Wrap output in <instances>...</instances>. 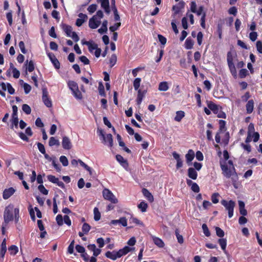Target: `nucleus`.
<instances>
[{
    "mask_svg": "<svg viewBox=\"0 0 262 262\" xmlns=\"http://www.w3.org/2000/svg\"><path fill=\"white\" fill-rule=\"evenodd\" d=\"M19 209L18 208H14L12 204L8 205L5 208L4 211V222L5 225L7 224L14 219L15 223H17L19 219Z\"/></svg>",
    "mask_w": 262,
    "mask_h": 262,
    "instance_id": "nucleus-1",
    "label": "nucleus"
},
{
    "mask_svg": "<svg viewBox=\"0 0 262 262\" xmlns=\"http://www.w3.org/2000/svg\"><path fill=\"white\" fill-rule=\"evenodd\" d=\"M221 203L222 205L225 207L226 210L228 211L229 217H232L233 215V210L235 205V202L232 200L228 202L225 200H223L221 201Z\"/></svg>",
    "mask_w": 262,
    "mask_h": 262,
    "instance_id": "nucleus-2",
    "label": "nucleus"
},
{
    "mask_svg": "<svg viewBox=\"0 0 262 262\" xmlns=\"http://www.w3.org/2000/svg\"><path fill=\"white\" fill-rule=\"evenodd\" d=\"M102 193L104 199L109 201L112 203L116 204L118 202V199L108 189L105 188L103 190Z\"/></svg>",
    "mask_w": 262,
    "mask_h": 262,
    "instance_id": "nucleus-3",
    "label": "nucleus"
},
{
    "mask_svg": "<svg viewBox=\"0 0 262 262\" xmlns=\"http://www.w3.org/2000/svg\"><path fill=\"white\" fill-rule=\"evenodd\" d=\"M42 100L45 105L48 107H51L52 106V101L49 97L48 92L47 88L42 89Z\"/></svg>",
    "mask_w": 262,
    "mask_h": 262,
    "instance_id": "nucleus-4",
    "label": "nucleus"
},
{
    "mask_svg": "<svg viewBox=\"0 0 262 262\" xmlns=\"http://www.w3.org/2000/svg\"><path fill=\"white\" fill-rule=\"evenodd\" d=\"M221 167L224 176L227 178H230L235 171L234 167L229 168L227 165L221 164Z\"/></svg>",
    "mask_w": 262,
    "mask_h": 262,
    "instance_id": "nucleus-5",
    "label": "nucleus"
},
{
    "mask_svg": "<svg viewBox=\"0 0 262 262\" xmlns=\"http://www.w3.org/2000/svg\"><path fill=\"white\" fill-rule=\"evenodd\" d=\"M62 146L63 149L70 150L72 147V144L70 139L67 136H63L62 140Z\"/></svg>",
    "mask_w": 262,
    "mask_h": 262,
    "instance_id": "nucleus-6",
    "label": "nucleus"
},
{
    "mask_svg": "<svg viewBox=\"0 0 262 262\" xmlns=\"http://www.w3.org/2000/svg\"><path fill=\"white\" fill-rule=\"evenodd\" d=\"M134 248H130L128 246H125L123 248L120 249L118 251H116L117 258L127 254L128 252L134 250Z\"/></svg>",
    "mask_w": 262,
    "mask_h": 262,
    "instance_id": "nucleus-7",
    "label": "nucleus"
},
{
    "mask_svg": "<svg viewBox=\"0 0 262 262\" xmlns=\"http://www.w3.org/2000/svg\"><path fill=\"white\" fill-rule=\"evenodd\" d=\"M100 2L101 7L103 8L107 14L111 12L109 0H99Z\"/></svg>",
    "mask_w": 262,
    "mask_h": 262,
    "instance_id": "nucleus-8",
    "label": "nucleus"
},
{
    "mask_svg": "<svg viewBox=\"0 0 262 262\" xmlns=\"http://www.w3.org/2000/svg\"><path fill=\"white\" fill-rule=\"evenodd\" d=\"M147 93V90H138L137 97L136 99L137 104L140 105L143 100V98L145 97Z\"/></svg>",
    "mask_w": 262,
    "mask_h": 262,
    "instance_id": "nucleus-9",
    "label": "nucleus"
},
{
    "mask_svg": "<svg viewBox=\"0 0 262 262\" xmlns=\"http://www.w3.org/2000/svg\"><path fill=\"white\" fill-rule=\"evenodd\" d=\"M227 62L231 72L232 74L235 73L236 70L234 63L233 62V59L231 57L230 52H228L227 54Z\"/></svg>",
    "mask_w": 262,
    "mask_h": 262,
    "instance_id": "nucleus-10",
    "label": "nucleus"
},
{
    "mask_svg": "<svg viewBox=\"0 0 262 262\" xmlns=\"http://www.w3.org/2000/svg\"><path fill=\"white\" fill-rule=\"evenodd\" d=\"M15 190L13 187L5 189L3 193V198L5 200L8 199L15 192Z\"/></svg>",
    "mask_w": 262,
    "mask_h": 262,
    "instance_id": "nucleus-11",
    "label": "nucleus"
},
{
    "mask_svg": "<svg viewBox=\"0 0 262 262\" xmlns=\"http://www.w3.org/2000/svg\"><path fill=\"white\" fill-rule=\"evenodd\" d=\"M79 18H77L76 21V25L78 27H80L88 19V16L82 13H80L78 14Z\"/></svg>",
    "mask_w": 262,
    "mask_h": 262,
    "instance_id": "nucleus-12",
    "label": "nucleus"
},
{
    "mask_svg": "<svg viewBox=\"0 0 262 262\" xmlns=\"http://www.w3.org/2000/svg\"><path fill=\"white\" fill-rule=\"evenodd\" d=\"M96 16H93L92 18L90 19L89 22V26L90 28L93 29H96L100 25V21H97L96 20Z\"/></svg>",
    "mask_w": 262,
    "mask_h": 262,
    "instance_id": "nucleus-13",
    "label": "nucleus"
},
{
    "mask_svg": "<svg viewBox=\"0 0 262 262\" xmlns=\"http://www.w3.org/2000/svg\"><path fill=\"white\" fill-rule=\"evenodd\" d=\"M117 161L124 168L127 169L128 167V163L127 160L124 159V158L120 155H117L116 156Z\"/></svg>",
    "mask_w": 262,
    "mask_h": 262,
    "instance_id": "nucleus-14",
    "label": "nucleus"
},
{
    "mask_svg": "<svg viewBox=\"0 0 262 262\" xmlns=\"http://www.w3.org/2000/svg\"><path fill=\"white\" fill-rule=\"evenodd\" d=\"M103 142L104 144H106V143H108V146L110 147H112L113 145V139L112 134H108L106 136L103 137Z\"/></svg>",
    "mask_w": 262,
    "mask_h": 262,
    "instance_id": "nucleus-15",
    "label": "nucleus"
},
{
    "mask_svg": "<svg viewBox=\"0 0 262 262\" xmlns=\"http://www.w3.org/2000/svg\"><path fill=\"white\" fill-rule=\"evenodd\" d=\"M173 158L177 160L176 168L179 169L183 166V161L180 158V155L176 151L172 152Z\"/></svg>",
    "mask_w": 262,
    "mask_h": 262,
    "instance_id": "nucleus-16",
    "label": "nucleus"
},
{
    "mask_svg": "<svg viewBox=\"0 0 262 262\" xmlns=\"http://www.w3.org/2000/svg\"><path fill=\"white\" fill-rule=\"evenodd\" d=\"M142 192L143 195L149 202L151 203L154 201V199L153 195L146 188H143L142 190Z\"/></svg>",
    "mask_w": 262,
    "mask_h": 262,
    "instance_id": "nucleus-17",
    "label": "nucleus"
},
{
    "mask_svg": "<svg viewBox=\"0 0 262 262\" xmlns=\"http://www.w3.org/2000/svg\"><path fill=\"white\" fill-rule=\"evenodd\" d=\"M186 162L189 165L191 164V162L193 160L194 157V151L192 149H189L187 154L185 155Z\"/></svg>",
    "mask_w": 262,
    "mask_h": 262,
    "instance_id": "nucleus-18",
    "label": "nucleus"
},
{
    "mask_svg": "<svg viewBox=\"0 0 262 262\" xmlns=\"http://www.w3.org/2000/svg\"><path fill=\"white\" fill-rule=\"evenodd\" d=\"M62 28L64 32L66 33L67 36L70 37L71 36V34L73 32L72 27L71 26L63 24L62 25Z\"/></svg>",
    "mask_w": 262,
    "mask_h": 262,
    "instance_id": "nucleus-19",
    "label": "nucleus"
},
{
    "mask_svg": "<svg viewBox=\"0 0 262 262\" xmlns=\"http://www.w3.org/2000/svg\"><path fill=\"white\" fill-rule=\"evenodd\" d=\"M116 253V251H113L112 252L108 251L105 253V256L108 258L115 260L118 258Z\"/></svg>",
    "mask_w": 262,
    "mask_h": 262,
    "instance_id": "nucleus-20",
    "label": "nucleus"
},
{
    "mask_svg": "<svg viewBox=\"0 0 262 262\" xmlns=\"http://www.w3.org/2000/svg\"><path fill=\"white\" fill-rule=\"evenodd\" d=\"M188 176L190 178L195 180L197 178L198 174L193 168L190 167L188 169Z\"/></svg>",
    "mask_w": 262,
    "mask_h": 262,
    "instance_id": "nucleus-21",
    "label": "nucleus"
},
{
    "mask_svg": "<svg viewBox=\"0 0 262 262\" xmlns=\"http://www.w3.org/2000/svg\"><path fill=\"white\" fill-rule=\"evenodd\" d=\"M246 111L248 114H251L254 108V101L253 100H250L248 101L246 105Z\"/></svg>",
    "mask_w": 262,
    "mask_h": 262,
    "instance_id": "nucleus-22",
    "label": "nucleus"
},
{
    "mask_svg": "<svg viewBox=\"0 0 262 262\" xmlns=\"http://www.w3.org/2000/svg\"><path fill=\"white\" fill-rule=\"evenodd\" d=\"M107 20H104L103 21L102 26L98 30V31L100 34L106 33L107 31Z\"/></svg>",
    "mask_w": 262,
    "mask_h": 262,
    "instance_id": "nucleus-23",
    "label": "nucleus"
},
{
    "mask_svg": "<svg viewBox=\"0 0 262 262\" xmlns=\"http://www.w3.org/2000/svg\"><path fill=\"white\" fill-rule=\"evenodd\" d=\"M208 107L215 114H217V112L220 111L219 106L211 101L208 103Z\"/></svg>",
    "mask_w": 262,
    "mask_h": 262,
    "instance_id": "nucleus-24",
    "label": "nucleus"
},
{
    "mask_svg": "<svg viewBox=\"0 0 262 262\" xmlns=\"http://www.w3.org/2000/svg\"><path fill=\"white\" fill-rule=\"evenodd\" d=\"M83 44H85L88 46L89 51L91 53H93L94 50H96L97 48H98L97 45L95 43H92L89 41H86L83 42Z\"/></svg>",
    "mask_w": 262,
    "mask_h": 262,
    "instance_id": "nucleus-25",
    "label": "nucleus"
},
{
    "mask_svg": "<svg viewBox=\"0 0 262 262\" xmlns=\"http://www.w3.org/2000/svg\"><path fill=\"white\" fill-rule=\"evenodd\" d=\"M68 85L72 92L77 90L78 88L77 83L76 82L72 80L69 81L68 82Z\"/></svg>",
    "mask_w": 262,
    "mask_h": 262,
    "instance_id": "nucleus-26",
    "label": "nucleus"
},
{
    "mask_svg": "<svg viewBox=\"0 0 262 262\" xmlns=\"http://www.w3.org/2000/svg\"><path fill=\"white\" fill-rule=\"evenodd\" d=\"M60 145V142L58 140L56 139L54 137H51L49 141V145L50 146H53L56 145L57 146H59Z\"/></svg>",
    "mask_w": 262,
    "mask_h": 262,
    "instance_id": "nucleus-27",
    "label": "nucleus"
},
{
    "mask_svg": "<svg viewBox=\"0 0 262 262\" xmlns=\"http://www.w3.org/2000/svg\"><path fill=\"white\" fill-rule=\"evenodd\" d=\"M184 116L185 113L183 111H177L176 112V116L174 117V120L177 122H180Z\"/></svg>",
    "mask_w": 262,
    "mask_h": 262,
    "instance_id": "nucleus-28",
    "label": "nucleus"
},
{
    "mask_svg": "<svg viewBox=\"0 0 262 262\" xmlns=\"http://www.w3.org/2000/svg\"><path fill=\"white\" fill-rule=\"evenodd\" d=\"M8 250L10 255H15L18 252V248L15 245H11L8 248Z\"/></svg>",
    "mask_w": 262,
    "mask_h": 262,
    "instance_id": "nucleus-29",
    "label": "nucleus"
},
{
    "mask_svg": "<svg viewBox=\"0 0 262 262\" xmlns=\"http://www.w3.org/2000/svg\"><path fill=\"white\" fill-rule=\"evenodd\" d=\"M218 243L221 246L222 249L226 253V248L227 245V241L225 238H221L219 239Z\"/></svg>",
    "mask_w": 262,
    "mask_h": 262,
    "instance_id": "nucleus-30",
    "label": "nucleus"
},
{
    "mask_svg": "<svg viewBox=\"0 0 262 262\" xmlns=\"http://www.w3.org/2000/svg\"><path fill=\"white\" fill-rule=\"evenodd\" d=\"M194 45L193 41L190 38H187L185 42V47L186 49H191Z\"/></svg>",
    "mask_w": 262,
    "mask_h": 262,
    "instance_id": "nucleus-31",
    "label": "nucleus"
},
{
    "mask_svg": "<svg viewBox=\"0 0 262 262\" xmlns=\"http://www.w3.org/2000/svg\"><path fill=\"white\" fill-rule=\"evenodd\" d=\"M152 240L154 243L159 247H164V242L163 241L157 237L152 236Z\"/></svg>",
    "mask_w": 262,
    "mask_h": 262,
    "instance_id": "nucleus-32",
    "label": "nucleus"
},
{
    "mask_svg": "<svg viewBox=\"0 0 262 262\" xmlns=\"http://www.w3.org/2000/svg\"><path fill=\"white\" fill-rule=\"evenodd\" d=\"M138 207L139 208V209H140V210L142 212H144L146 211L147 208L148 207V205L145 202L142 201L139 204H138Z\"/></svg>",
    "mask_w": 262,
    "mask_h": 262,
    "instance_id": "nucleus-33",
    "label": "nucleus"
},
{
    "mask_svg": "<svg viewBox=\"0 0 262 262\" xmlns=\"http://www.w3.org/2000/svg\"><path fill=\"white\" fill-rule=\"evenodd\" d=\"M10 67L12 68V73L14 78L17 79L20 76L19 71L16 69V68L13 67V63H10Z\"/></svg>",
    "mask_w": 262,
    "mask_h": 262,
    "instance_id": "nucleus-34",
    "label": "nucleus"
},
{
    "mask_svg": "<svg viewBox=\"0 0 262 262\" xmlns=\"http://www.w3.org/2000/svg\"><path fill=\"white\" fill-rule=\"evenodd\" d=\"M94 220L96 221H99L101 218V214L99 211V209L97 207H95L94 209Z\"/></svg>",
    "mask_w": 262,
    "mask_h": 262,
    "instance_id": "nucleus-35",
    "label": "nucleus"
},
{
    "mask_svg": "<svg viewBox=\"0 0 262 262\" xmlns=\"http://www.w3.org/2000/svg\"><path fill=\"white\" fill-rule=\"evenodd\" d=\"M72 94L77 99L80 100L82 98V95L78 88L77 90L73 91Z\"/></svg>",
    "mask_w": 262,
    "mask_h": 262,
    "instance_id": "nucleus-36",
    "label": "nucleus"
},
{
    "mask_svg": "<svg viewBox=\"0 0 262 262\" xmlns=\"http://www.w3.org/2000/svg\"><path fill=\"white\" fill-rule=\"evenodd\" d=\"M109 61L110 64V67L112 68L116 63L117 62V56L116 55V54H114L111 55Z\"/></svg>",
    "mask_w": 262,
    "mask_h": 262,
    "instance_id": "nucleus-37",
    "label": "nucleus"
},
{
    "mask_svg": "<svg viewBox=\"0 0 262 262\" xmlns=\"http://www.w3.org/2000/svg\"><path fill=\"white\" fill-rule=\"evenodd\" d=\"M141 81V79L140 78H136L133 83V85L135 90H139V88L140 85V82Z\"/></svg>",
    "mask_w": 262,
    "mask_h": 262,
    "instance_id": "nucleus-38",
    "label": "nucleus"
},
{
    "mask_svg": "<svg viewBox=\"0 0 262 262\" xmlns=\"http://www.w3.org/2000/svg\"><path fill=\"white\" fill-rule=\"evenodd\" d=\"M176 236L177 237L178 242L179 244H182L184 243V238L182 235L180 234L178 229L175 231Z\"/></svg>",
    "mask_w": 262,
    "mask_h": 262,
    "instance_id": "nucleus-39",
    "label": "nucleus"
},
{
    "mask_svg": "<svg viewBox=\"0 0 262 262\" xmlns=\"http://www.w3.org/2000/svg\"><path fill=\"white\" fill-rule=\"evenodd\" d=\"M22 110L27 115H29L31 113L30 106L27 104H24L22 105Z\"/></svg>",
    "mask_w": 262,
    "mask_h": 262,
    "instance_id": "nucleus-40",
    "label": "nucleus"
},
{
    "mask_svg": "<svg viewBox=\"0 0 262 262\" xmlns=\"http://www.w3.org/2000/svg\"><path fill=\"white\" fill-rule=\"evenodd\" d=\"M121 26V23L118 22L114 24L113 26H111L110 27V30L112 32H115L116 31L118 30L119 27Z\"/></svg>",
    "mask_w": 262,
    "mask_h": 262,
    "instance_id": "nucleus-41",
    "label": "nucleus"
},
{
    "mask_svg": "<svg viewBox=\"0 0 262 262\" xmlns=\"http://www.w3.org/2000/svg\"><path fill=\"white\" fill-rule=\"evenodd\" d=\"M215 229L216 235L218 237H223L224 236V235H225L224 231L221 228H220L219 227H215Z\"/></svg>",
    "mask_w": 262,
    "mask_h": 262,
    "instance_id": "nucleus-42",
    "label": "nucleus"
},
{
    "mask_svg": "<svg viewBox=\"0 0 262 262\" xmlns=\"http://www.w3.org/2000/svg\"><path fill=\"white\" fill-rule=\"evenodd\" d=\"M104 124L106 125L108 128H112L113 132H115V128L112 125V124L107 119L106 117H103V118Z\"/></svg>",
    "mask_w": 262,
    "mask_h": 262,
    "instance_id": "nucleus-43",
    "label": "nucleus"
},
{
    "mask_svg": "<svg viewBox=\"0 0 262 262\" xmlns=\"http://www.w3.org/2000/svg\"><path fill=\"white\" fill-rule=\"evenodd\" d=\"M231 180L232 181V183H233V185L234 187L235 188H237V187L236 185V182L238 180V176H237V174L236 172H235V171H234V172H233V173L231 176Z\"/></svg>",
    "mask_w": 262,
    "mask_h": 262,
    "instance_id": "nucleus-44",
    "label": "nucleus"
},
{
    "mask_svg": "<svg viewBox=\"0 0 262 262\" xmlns=\"http://www.w3.org/2000/svg\"><path fill=\"white\" fill-rule=\"evenodd\" d=\"M91 229V226L88 223H84L82 227V231L84 233L87 234Z\"/></svg>",
    "mask_w": 262,
    "mask_h": 262,
    "instance_id": "nucleus-45",
    "label": "nucleus"
},
{
    "mask_svg": "<svg viewBox=\"0 0 262 262\" xmlns=\"http://www.w3.org/2000/svg\"><path fill=\"white\" fill-rule=\"evenodd\" d=\"M78 161H79V163L80 164V165L82 167L84 168V169H85L86 170H88L90 172V173L91 174H92L91 168L90 167H89L87 164H86L85 163H84L81 160L79 159Z\"/></svg>",
    "mask_w": 262,
    "mask_h": 262,
    "instance_id": "nucleus-46",
    "label": "nucleus"
},
{
    "mask_svg": "<svg viewBox=\"0 0 262 262\" xmlns=\"http://www.w3.org/2000/svg\"><path fill=\"white\" fill-rule=\"evenodd\" d=\"M60 162L63 166H67L69 164V162L67 158L64 156H60L59 158Z\"/></svg>",
    "mask_w": 262,
    "mask_h": 262,
    "instance_id": "nucleus-47",
    "label": "nucleus"
},
{
    "mask_svg": "<svg viewBox=\"0 0 262 262\" xmlns=\"http://www.w3.org/2000/svg\"><path fill=\"white\" fill-rule=\"evenodd\" d=\"M202 229H203L204 234L206 236L209 237L210 236V232L209 229L206 224H203L202 225Z\"/></svg>",
    "mask_w": 262,
    "mask_h": 262,
    "instance_id": "nucleus-48",
    "label": "nucleus"
},
{
    "mask_svg": "<svg viewBox=\"0 0 262 262\" xmlns=\"http://www.w3.org/2000/svg\"><path fill=\"white\" fill-rule=\"evenodd\" d=\"M38 189L43 194L47 195L48 194V190H47L43 185H39L38 187Z\"/></svg>",
    "mask_w": 262,
    "mask_h": 262,
    "instance_id": "nucleus-49",
    "label": "nucleus"
},
{
    "mask_svg": "<svg viewBox=\"0 0 262 262\" xmlns=\"http://www.w3.org/2000/svg\"><path fill=\"white\" fill-rule=\"evenodd\" d=\"M97 8L96 4H92L89 6L87 10L90 14H92L97 10Z\"/></svg>",
    "mask_w": 262,
    "mask_h": 262,
    "instance_id": "nucleus-50",
    "label": "nucleus"
},
{
    "mask_svg": "<svg viewBox=\"0 0 262 262\" xmlns=\"http://www.w3.org/2000/svg\"><path fill=\"white\" fill-rule=\"evenodd\" d=\"M35 67H34V64L32 60H30L29 63L28 65L27 68V70L29 72H32L34 70Z\"/></svg>",
    "mask_w": 262,
    "mask_h": 262,
    "instance_id": "nucleus-51",
    "label": "nucleus"
},
{
    "mask_svg": "<svg viewBox=\"0 0 262 262\" xmlns=\"http://www.w3.org/2000/svg\"><path fill=\"white\" fill-rule=\"evenodd\" d=\"M219 196V194L218 193H214L211 195V201L213 203L216 204L219 202V200L218 199V197Z\"/></svg>",
    "mask_w": 262,
    "mask_h": 262,
    "instance_id": "nucleus-52",
    "label": "nucleus"
},
{
    "mask_svg": "<svg viewBox=\"0 0 262 262\" xmlns=\"http://www.w3.org/2000/svg\"><path fill=\"white\" fill-rule=\"evenodd\" d=\"M74 240H73L68 248V252L70 254H73L74 253Z\"/></svg>",
    "mask_w": 262,
    "mask_h": 262,
    "instance_id": "nucleus-53",
    "label": "nucleus"
},
{
    "mask_svg": "<svg viewBox=\"0 0 262 262\" xmlns=\"http://www.w3.org/2000/svg\"><path fill=\"white\" fill-rule=\"evenodd\" d=\"M248 70L246 69H242L239 71V76L241 78H245L248 74Z\"/></svg>",
    "mask_w": 262,
    "mask_h": 262,
    "instance_id": "nucleus-54",
    "label": "nucleus"
},
{
    "mask_svg": "<svg viewBox=\"0 0 262 262\" xmlns=\"http://www.w3.org/2000/svg\"><path fill=\"white\" fill-rule=\"evenodd\" d=\"M75 249L77 252L81 253V254L83 253H84L85 251L84 247L80 245H76L75 246Z\"/></svg>",
    "mask_w": 262,
    "mask_h": 262,
    "instance_id": "nucleus-55",
    "label": "nucleus"
},
{
    "mask_svg": "<svg viewBox=\"0 0 262 262\" xmlns=\"http://www.w3.org/2000/svg\"><path fill=\"white\" fill-rule=\"evenodd\" d=\"M18 46H19V47L20 48L21 52L23 54H26L27 51L25 48V43L24 42V41H19V42L18 43Z\"/></svg>",
    "mask_w": 262,
    "mask_h": 262,
    "instance_id": "nucleus-56",
    "label": "nucleus"
},
{
    "mask_svg": "<svg viewBox=\"0 0 262 262\" xmlns=\"http://www.w3.org/2000/svg\"><path fill=\"white\" fill-rule=\"evenodd\" d=\"M47 178L50 182L54 184H56L58 180V178L53 175H48Z\"/></svg>",
    "mask_w": 262,
    "mask_h": 262,
    "instance_id": "nucleus-57",
    "label": "nucleus"
},
{
    "mask_svg": "<svg viewBox=\"0 0 262 262\" xmlns=\"http://www.w3.org/2000/svg\"><path fill=\"white\" fill-rule=\"evenodd\" d=\"M99 93L100 95H101V96L105 97V95H105V91H104V86H103V84L101 83H99Z\"/></svg>",
    "mask_w": 262,
    "mask_h": 262,
    "instance_id": "nucleus-58",
    "label": "nucleus"
},
{
    "mask_svg": "<svg viewBox=\"0 0 262 262\" xmlns=\"http://www.w3.org/2000/svg\"><path fill=\"white\" fill-rule=\"evenodd\" d=\"M51 62L56 69L59 70L60 69V63L57 58H55V59Z\"/></svg>",
    "mask_w": 262,
    "mask_h": 262,
    "instance_id": "nucleus-59",
    "label": "nucleus"
},
{
    "mask_svg": "<svg viewBox=\"0 0 262 262\" xmlns=\"http://www.w3.org/2000/svg\"><path fill=\"white\" fill-rule=\"evenodd\" d=\"M6 17L8 20L9 25L10 26H11L13 22V19H12V14L11 11L8 12L6 14Z\"/></svg>",
    "mask_w": 262,
    "mask_h": 262,
    "instance_id": "nucleus-60",
    "label": "nucleus"
},
{
    "mask_svg": "<svg viewBox=\"0 0 262 262\" xmlns=\"http://www.w3.org/2000/svg\"><path fill=\"white\" fill-rule=\"evenodd\" d=\"M63 218L61 214H58L56 217V221L59 226H61L63 224Z\"/></svg>",
    "mask_w": 262,
    "mask_h": 262,
    "instance_id": "nucleus-61",
    "label": "nucleus"
},
{
    "mask_svg": "<svg viewBox=\"0 0 262 262\" xmlns=\"http://www.w3.org/2000/svg\"><path fill=\"white\" fill-rule=\"evenodd\" d=\"M37 145L39 151L41 154H45L46 150L44 145L40 142H37Z\"/></svg>",
    "mask_w": 262,
    "mask_h": 262,
    "instance_id": "nucleus-62",
    "label": "nucleus"
},
{
    "mask_svg": "<svg viewBox=\"0 0 262 262\" xmlns=\"http://www.w3.org/2000/svg\"><path fill=\"white\" fill-rule=\"evenodd\" d=\"M49 34L51 37L53 38H55L57 37V35L55 33V28L54 27H52L51 28V29L49 31Z\"/></svg>",
    "mask_w": 262,
    "mask_h": 262,
    "instance_id": "nucleus-63",
    "label": "nucleus"
},
{
    "mask_svg": "<svg viewBox=\"0 0 262 262\" xmlns=\"http://www.w3.org/2000/svg\"><path fill=\"white\" fill-rule=\"evenodd\" d=\"M256 48L257 51L259 53H262V42L261 41L258 40L256 42Z\"/></svg>",
    "mask_w": 262,
    "mask_h": 262,
    "instance_id": "nucleus-64",
    "label": "nucleus"
}]
</instances>
